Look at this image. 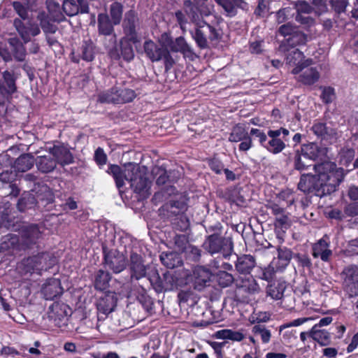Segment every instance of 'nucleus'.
Wrapping results in <instances>:
<instances>
[{"label": "nucleus", "instance_id": "1", "mask_svg": "<svg viewBox=\"0 0 358 358\" xmlns=\"http://www.w3.org/2000/svg\"><path fill=\"white\" fill-rule=\"evenodd\" d=\"M313 169L315 173L320 174V180L324 185L326 195L334 192L345 176V170L343 168L337 167L336 163L330 161H324L315 164Z\"/></svg>", "mask_w": 358, "mask_h": 358}, {"label": "nucleus", "instance_id": "2", "mask_svg": "<svg viewBox=\"0 0 358 358\" xmlns=\"http://www.w3.org/2000/svg\"><path fill=\"white\" fill-rule=\"evenodd\" d=\"M202 246L210 255L220 253L224 259L229 257L234 251L232 238L217 234L207 236Z\"/></svg>", "mask_w": 358, "mask_h": 358}, {"label": "nucleus", "instance_id": "3", "mask_svg": "<svg viewBox=\"0 0 358 358\" xmlns=\"http://www.w3.org/2000/svg\"><path fill=\"white\" fill-rule=\"evenodd\" d=\"M190 34L200 49L208 47V39L210 41H217L222 38L221 30L205 21L196 22L194 30L190 31Z\"/></svg>", "mask_w": 358, "mask_h": 358}, {"label": "nucleus", "instance_id": "4", "mask_svg": "<svg viewBox=\"0 0 358 358\" xmlns=\"http://www.w3.org/2000/svg\"><path fill=\"white\" fill-rule=\"evenodd\" d=\"M55 262V258L50 252L43 251L24 258L22 264L27 273L41 274L43 271L52 268Z\"/></svg>", "mask_w": 358, "mask_h": 358}, {"label": "nucleus", "instance_id": "5", "mask_svg": "<svg viewBox=\"0 0 358 358\" xmlns=\"http://www.w3.org/2000/svg\"><path fill=\"white\" fill-rule=\"evenodd\" d=\"M20 246L23 251L34 248L39 250L41 240L43 238V230L37 224H29L21 227L19 231Z\"/></svg>", "mask_w": 358, "mask_h": 358}, {"label": "nucleus", "instance_id": "6", "mask_svg": "<svg viewBox=\"0 0 358 358\" xmlns=\"http://www.w3.org/2000/svg\"><path fill=\"white\" fill-rule=\"evenodd\" d=\"M143 49L145 55L152 62L163 60L166 71L173 68L175 61L167 48L159 46L152 40H148L144 42Z\"/></svg>", "mask_w": 358, "mask_h": 358}, {"label": "nucleus", "instance_id": "7", "mask_svg": "<svg viewBox=\"0 0 358 358\" xmlns=\"http://www.w3.org/2000/svg\"><path fill=\"white\" fill-rule=\"evenodd\" d=\"M320 179V173H303L300 176L297 188L306 194H312L322 198L326 196V192Z\"/></svg>", "mask_w": 358, "mask_h": 358}, {"label": "nucleus", "instance_id": "8", "mask_svg": "<svg viewBox=\"0 0 358 358\" xmlns=\"http://www.w3.org/2000/svg\"><path fill=\"white\" fill-rule=\"evenodd\" d=\"M49 320L55 327L62 328L67 326L69 317L72 314L70 306L63 302L55 301L49 308L48 313Z\"/></svg>", "mask_w": 358, "mask_h": 358}, {"label": "nucleus", "instance_id": "9", "mask_svg": "<svg viewBox=\"0 0 358 358\" xmlns=\"http://www.w3.org/2000/svg\"><path fill=\"white\" fill-rule=\"evenodd\" d=\"M229 141L232 143L241 142L238 145L240 152H247L253 147L252 139L249 132L241 124H236L231 129Z\"/></svg>", "mask_w": 358, "mask_h": 358}, {"label": "nucleus", "instance_id": "10", "mask_svg": "<svg viewBox=\"0 0 358 358\" xmlns=\"http://www.w3.org/2000/svg\"><path fill=\"white\" fill-rule=\"evenodd\" d=\"M312 256L315 259H320L322 262L330 263L333 257V251L331 249L330 238L324 234L320 239L312 245Z\"/></svg>", "mask_w": 358, "mask_h": 358}, {"label": "nucleus", "instance_id": "11", "mask_svg": "<svg viewBox=\"0 0 358 358\" xmlns=\"http://www.w3.org/2000/svg\"><path fill=\"white\" fill-rule=\"evenodd\" d=\"M117 299L115 292H106L100 297L96 303L97 319L99 321L105 320L107 316L114 310L117 306Z\"/></svg>", "mask_w": 358, "mask_h": 358}, {"label": "nucleus", "instance_id": "12", "mask_svg": "<svg viewBox=\"0 0 358 358\" xmlns=\"http://www.w3.org/2000/svg\"><path fill=\"white\" fill-rule=\"evenodd\" d=\"M344 289L349 296H358V266L349 265L344 268L342 272Z\"/></svg>", "mask_w": 358, "mask_h": 358}, {"label": "nucleus", "instance_id": "13", "mask_svg": "<svg viewBox=\"0 0 358 358\" xmlns=\"http://www.w3.org/2000/svg\"><path fill=\"white\" fill-rule=\"evenodd\" d=\"M127 181L136 193L143 192L148 186V179L138 166L132 165L127 169Z\"/></svg>", "mask_w": 358, "mask_h": 358}, {"label": "nucleus", "instance_id": "14", "mask_svg": "<svg viewBox=\"0 0 358 358\" xmlns=\"http://www.w3.org/2000/svg\"><path fill=\"white\" fill-rule=\"evenodd\" d=\"M285 54L286 64L294 66L292 70V74H299L303 70V67L309 66L313 62L311 59H305L303 52L297 48H290V50Z\"/></svg>", "mask_w": 358, "mask_h": 358}, {"label": "nucleus", "instance_id": "15", "mask_svg": "<svg viewBox=\"0 0 358 358\" xmlns=\"http://www.w3.org/2000/svg\"><path fill=\"white\" fill-rule=\"evenodd\" d=\"M258 289L259 285L252 277L247 279H242L241 282L237 284V287L235 291V299L236 301L241 302L248 301L249 296L257 292Z\"/></svg>", "mask_w": 358, "mask_h": 358}, {"label": "nucleus", "instance_id": "16", "mask_svg": "<svg viewBox=\"0 0 358 358\" xmlns=\"http://www.w3.org/2000/svg\"><path fill=\"white\" fill-rule=\"evenodd\" d=\"M3 81L0 80V95L3 97L11 96L17 91L16 84L18 76L13 71L6 70L1 73Z\"/></svg>", "mask_w": 358, "mask_h": 358}, {"label": "nucleus", "instance_id": "17", "mask_svg": "<svg viewBox=\"0 0 358 358\" xmlns=\"http://www.w3.org/2000/svg\"><path fill=\"white\" fill-rule=\"evenodd\" d=\"M138 22V15L134 10L131 9L125 13L122 23L123 31L125 36L130 37L134 44L139 41L136 31Z\"/></svg>", "mask_w": 358, "mask_h": 358}, {"label": "nucleus", "instance_id": "18", "mask_svg": "<svg viewBox=\"0 0 358 358\" xmlns=\"http://www.w3.org/2000/svg\"><path fill=\"white\" fill-rule=\"evenodd\" d=\"M290 213L287 211L275 217L273 226L274 232L279 244L285 241V236L287 230L292 225V220L289 217Z\"/></svg>", "mask_w": 358, "mask_h": 358}, {"label": "nucleus", "instance_id": "19", "mask_svg": "<svg viewBox=\"0 0 358 358\" xmlns=\"http://www.w3.org/2000/svg\"><path fill=\"white\" fill-rule=\"evenodd\" d=\"M13 25L24 43L31 41V36H38L41 33L39 26L37 24L29 23V26H26L19 18L14 20Z\"/></svg>", "mask_w": 358, "mask_h": 358}, {"label": "nucleus", "instance_id": "20", "mask_svg": "<svg viewBox=\"0 0 358 358\" xmlns=\"http://www.w3.org/2000/svg\"><path fill=\"white\" fill-rule=\"evenodd\" d=\"M50 153L53 156L57 164L62 167L74 162L73 154L63 144L54 145L50 148Z\"/></svg>", "mask_w": 358, "mask_h": 358}, {"label": "nucleus", "instance_id": "21", "mask_svg": "<svg viewBox=\"0 0 358 358\" xmlns=\"http://www.w3.org/2000/svg\"><path fill=\"white\" fill-rule=\"evenodd\" d=\"M131 280H140L146 276V266L143 264V259L141 255L131 252L129 265Z\"/></svg>", "mask_w": 358, "mask_h": 358}, {"label": "nucleus", "instance_id": "22", "mask_svg": "<svg viewBox=\"0 0 358 358\" xmlns=\"http://www.w3.org/2000/svg\"><path fill=\"white\" fill-rule=\"evenodd\" d=\"M113 22L106 13H99L97 17V27L99 35L111 36L110 41L113 44L116 43V34L114 31Z\"/></svg>", "mask_w": 358, "mask_h": 358}, {"label": "nucleus", "instance_id": "23", "mask_svg": "<svg viewBox=\"0 0 358 358\" xmlns=\"http://www.w3.org/2000/svg\"><path fill=\"white\" fill-rule=\"evenodd\" d=\"M295 75L297 83L306 87L314 85L320 78V73L316 67H303V70Z\"/></svg>", "mask_w": 358, "mask_h": 358}, {"label": "nucleus", "instance_id": "24", "mask_svg": "<svg viewBox=\"0 0 358 358\" xmlns=\"http://www.w3.org/2000/svg\"><path fill=\"white\" fill-rule=\"evenodd\" d=\"M307 35L298 29L289 37L281 41L279 45V50L285 53L289 51L290 48H294L297 45H305L307 42Z\"/></svg>", "mask_w": 358, "mask_h": 358}, {"label": "nucleus", "instance_id": "25", "mask_svg": "<svg viewBox=\"0 0 358 358\" xmlns=\"http://www.w3.org/2000/svg\"><path fill=\"white\" fill-rule=\"evenodd\" d=\"M268 137L264 148L269 152L276 155L281 152L286 147L284 141L279 137V132L269 129L267 131Z\"/></svg>", "mask_w": 358, "mask_h": 358}, {"label": "nucleus", "instance_id": "26", "mask_svg": "<svg viewBox=\"0 0 358 358\" xmlns=\"http://www.w3.org/2000/svg\"><path fill=\"white\" fill-rule=\"evenodd\" d=\"M213 273L209 268L197 266L193 270V279L195 289L201 290L209 285Z\"/></svg>", "mask_w": 358, "mask_h": 358}, {"label": "nucleus", "instance_id": "27", "mask_svg": "<svg viewBox=\"0 0 358 358\" xmlns=\"http://www.w3.org/2000/svg\"><path fill=\"white\" fill-rule=\"evenodd\" d=\"M63 292L61 282L57 278H49L41 288V293L46 300H54Z\"/></svg>", "mask_w": 358, "mask_h": 358}, {"label": "nucleus", "instance_id": "28", "mask_svg": "<svg viewBox=\"0 0 358 358\" xmlns=\"http://www.w3.org/2000/svg\"><path fill=\"white\" fill-rule=\"evenodd\" d=\"M147 287L151 286L157 293L165 292L171 290V286L169 285V280H166L164 277L162 278L157 270L149 273L146 279Z\"/></svg>", "mask_w": 358, "mask_h": 358}, {"label": "nucleus", "instance_id": "29", "mask_svg": "<svg viewBox=\"0 0 358 358\" xmlns=\"http://www.w3.org/2000/svg\"><path fill=\"white\" fill-rule=\"evenodd\" d=\"M235 262V268L240 274L248 275L251 273L255 267L256 260L254 256L251 255H236Z\"/></svg>", "mask_w": 358, "mask_h": 358}, {"label": "nucleus", "instance_id": "30", "mask_svg": "<svg viewBox=\"0 0 358 358\" xmlns=\"http://www.w3.org/2000/svg\"><path fill=\"white\" fill-rule=\"evenodd\" d=\"M300 151L302 152L303 156L314 161L322 159L327 154L326 148L320 146L316 143L303 144L301 146Z\"/></svg>", "mask_w": 358, "mask_h": 358}, {"label": "nucleus", "instance_id": "31", "mask_svg": "<svg viewBox=\"0 0 358 358\" xmlns=\"http://www.w3.org/2000/svg\"><path fill=\"white\" fill-rule=\"evenodd\" d=\"M23 251L20 246V238L17 235L8 234L0 240V252Z\"/></svg>", "mask_w": 358, "mask_h": 358}, {"label": "nucleus", "instance_id": "32", "mask_svg": "<svg viewBox=\"0 0 358 358\" xmlns=\"http://www.w3.org/2000/svg\"><path fill=\"white\" fill-rule=\"evenodd\" d=\"M112 279L110 273L103 269H99L94 276L93 284L94 289L100 292H108L110 281Z\"/></svg>", "mask_w": 358, "mask_h": 358}, {"label": "nucleus", "instance_id": "33", "mask_svg": "<svg viewBox=\"0 0 358 358\" xmlns=\"http://www.w3.org/2000/svg\"><path fill=\"white\" fill-rule=\"evenodd\" d=\"M106 173L113 177L118 189L124 187V181L127 180L128 178L127 169L124 170L119 165L110 164Z\"/></svg>", "mask_w": 358, "mask_h": 358}, {"label": "nucleus", "instance_id": "34", "mask_svg": "<svg viewBox=\"0 0 358 358\" xmlns=\"http://www.w3.org/2000/svg\"><path fill=\"white\" fill-rule=\"evenodd\" d=\"M104 263L115 273H119L126 268L125 257L120 254L113 256L106 255Z\"/></svg>", "mask_w": 358, "mask_h": 358}, {"label": "nucleus", "instance_id": "35", "mask_svg": "<svg viewBox=\"0 0 358 358\" xmlns=\"http://www.w3.org/2000/svg\"><path fill=\"white\" fill-rule=\"evenodd\" d=\"M79 52L83 61L92 62L96 57V46L91 38L83 39Z\"/></svg>", "mask_w": 358, "mask_h": 358}, {"label": "nucleus", "instance_id": "36", "mask_svg": "<svg viewBox=\"0 0 358 358\" xmlns=\"http://www.w3.org/2000/svg\"><path fill=\"white\" fill-rule=\"evenodd\" d=\"M155 175L157 176L156 178V184L157 185H164L167 182H176L179 178V173L176 171H166L165 169L162 167L157 168L155 172Z\"/></svg>", "mask_w": 358, "mask_h": 358}, {"label": "nucleus", "instance_id": "37", "mask_svg": "<svg viewBox=\"0 0 358 358\" xmlns=\"http://www.w3.org/2000/svg\"><path fill=\"white\" fill-rule=\"evenodd\" d=\"M279 244L277 248L278 251V262L275 264L278 270H282L285 268L289 264L292 258H293L294 253L287 247L282 246Z\"/></svg>", "mask_w": 358, "mask_h": 358}, {"label": "nucleus", "instance_id": "38", "mask_svg": "<svg viewBox=\"0 0 358 358\" xmlns=\"http://www.w3.org/2000/svg\"><path fill=\"white\" fill-rule=\"evenodd\" d=\"M36 163V159L29 153L21 155L14 163L15 171L26 172L31 169Z\"/></svg>", "mask_w": 358, "mask_h": 358}, {"label": "nucleus", "instance_id": "39", "mask_svg": "<svg viewBox=\"0 0 358 358\" xmlns=\"http://www.w3.org/2000/svg\"><path fill=\"white\" fill-rule=\"evenodd\" d=\"M36 166L37 169L43 173L52 172L56 166L57 162L51 156L43 155L36 158Z\"/></svg>", "mask_w": 358, "mask_h": 358}, {"label": "nucleus", "instance_id": "40", "mask_svg": "<svg viewBox=\"0 0 358 358\" xmlns=\"http://www.w3.org/2000/svg\"><path fill=\"white\" fill-rule=\"evenodd\" d=\"M309 337L313 338L321 346H327L331 343L330 333L325 329H317V326H313L309 331Z\"/></svg>", "mask_w": 358, "mask_h": 358}, {"label": "nucleus", "instance_id": "41", "mask_svg": "<svg viewBox=\"0 0 358 358\" xmlns=\"http://www.w3.org/2000/svg\"><path fill=\"white\" fill-rule=\"evenodd\" d=\"M311 131L322 140H327L336 134L335 129L328 127L325 122L317 121L313 123Z\"/></svg>", "mask_w": 358, "mask_h": 358}, {"label": "nucleus", "instance_id": "42", "mask_svg": "<svg viewBox=\"0 0 358 358\" xmlns=\"http://www.w3.org/2000/svg\"><path fill=\"white\" fill-rule=\"evenodd\" d=\"M46 5L48 11V14L47 15L52 22L59 23L66 20V17L62 10V8H61L60 5L58 3L52 0H47Z\"/></svg>", "mask_w": 358, "mask_h": 358}, {"label": "nucleus", "instance_id": "43", "mask_svg": "<svg viewBox=\"0 0 358 358\" xmlns=\"http://www.w3.org/2000/svg\"><path fill=\"white\" fill-rule=\"evenodd\" d=\"M199 299L197 294L191 289L180 290L178 294L180 305L186 304L189 307H192L198 303Z\"/></svg>", "mask_w": 358, "mask_h": 358}, {"label": "nucleus", "instance_id": "44", "mask_svg": "<svg viewBox=\"0 0 358 358\" xmlns=\"http://www.w3.org/2000/svg\"><path fill=\"white\" fill-rule=\"evenodd\" d=\"M160 260L162 264L168 268H174L182 264L180 255L175 252H162Z\"/></svg>", "mask_w": 358, "mask_h": 358}, {"label": "nucleus", "instance_id": "45", "mask_svg": "<svg viewBox=\"0 0 358 358\" xmlns=\"http://www.w3.org/2000/svg\"><path fill=\"white\" fill-rule=\"evenodd\" d=\"M9 45L12 47V52L14 59L17 62L25 60L27 51L23 43L17 38H11L8 40Z\"/></svg>", "mask_w": 358, "mask_h": 358}, {"label": "nucleus", "instance_id": "46", "mask_svg": "<svg viewBox=\"0 0 358 358\" xmlns=\"http://www.w3.org/2000/svg\"><path fill=\"white\" fill-rule=\"evenodd\" d=\"M286 287L285 282L274 281L268 285L266 294L274 300L281 299L284 296Z\"/></svg>", "mask_w": 358, "mask_h": 358}, {"label": "nucleus", "instance_id": "47", "mask_svg": "<svg viewBox=\"0 0 358 358\" xmlns=\"http://www.w3.org/2000/svg\"><path fill=\"white\" fill-rule=\"evenodd\" d=\"M133 41L130 37L124 36L120 41L121 55L126 62H131L134 58V52L132 46Z\"/></svg>", "mask_w": 358, "mask_h": 358}, {"label": "nucleus", "instance_id": "48", "mask_svg": "<svg viewBox=\"0 0 358 358\" xmlns=\"http://www.w3.org/2000/svg\"><path fill=\"white\" fill-rule=\"evenodd\" d=\"M226 12L227 17H234L237 14L236 7H241L243 0H215Z\"/></svg>", "mask_w": 358, "mask_h": 358}, {"label": "nucleus", "instance_id": "49", "mask_svg": "<svg viewBox=\"0 0 358 358\" xmlns=\"http://www.w3.org/2000/svg\"><path fill=\"white\" fill-rule=\"evenodd\" d=\"M164 277L166 280H169V286H171V290L182 287L187 284V278L183 276L182 273L178 272H174L173 273L166 272L164 273Z\"/></svg>", "mask_w": 358, "mask_h": 358}, {"label": "nucleus", "instance_id": "50", "mask_svg": "<svg viewBox=\"0 0 358 358\" xmlns=\"http://www.w3.org/2000/svg\"><path fill=\"white\" fill-rule=\"evenodd\" d=\"M170 50L173 52H180L185 57H189V54H192L193 52L189 45L186 42L185 39L182 36H179L175 39L173 42Z\"/></svg>", "mask_w": 358, "mask_h": 358}, {"label": "nucleus", "instance_id": "51", "mask_svg": "<svg viewBox=\"0 0 358 358\" xmlns=\"http://www.w3.org/2000/svg\"><path fill=\"white\" fill-rule=\"evenodd\" d=\"M139 287L141 291L139 292L137 296L138 301L148 313L152 314L154 311V301L148 295L147 287H144L143 285H140Z\"/></svg>", "mask_w": 358, "mask_h": 358}, {"label": "nucleus", "instance_id": "52", "mask_svg": "<svg viewBox=\"0 0 358 358\" xmlns=\"http://www.w3.org/2000/svg\"><path fill=\"white\" fill-rule=\"evenodd\" d=\"M331 10L334 13V20L338 22L343 14H345L346 8L349 5L348 0H329Z\"/></svg>", "mask_w": 358, "mask_h": 358}, {"label": "nucleus", "instance_id": "53", "mask_svg": "<svg viewBox=\"0 0 358 358\" xmlns=\"http://www.w3.org/2000/svg\"><path fill=\"white\" fill-rule=\"evenodd\" d=\"M251 331L255 336H259L263 344L268 343L271 338V333L266 326L263 324H256L252 329Z\"/></svg>", "mask_w": 358, "mask_h": 358}, {"label": "nucleus", "instance_id": "54", "mask_svg": "<svg viewBox=\"0 0 358 358\" xmlns=\"http://www.w3.org/2000/svg\"><path fill=\"white\" fill-rule=\"evenodd\" d=\"M35 204V197L31 194L24 192L18 199L17 208L20 212H24L27 209L34 208Z\"/></svg>", "mask_w": 358, "mask_h": 358}, {"label": "nucleus", "instance_id": "55", "mask_svg": "<svg viewBox=\"0 0 358 358\" xmlns=\"http://www.w3.org/2000/svg\"><path fill=\"white\" fill-rule=\"evenodd\" d=\"M37 20L39 21L40 26L44 33L54 34L56 32L57 29V27L50 22L52 20L45 11L38 13Z\"/></svg>", "mask_w": 358, "mask_h": 358}, {"label": "nucleus", "instance_id": "56", "mask_svg": "<svg viewBox=\"0 0 358 358\" xmlns=\"http://www.w3.org/2000/svg\"><path fill=\"white\" fill-rule=\"evenodd\" d=\"M224 197L230 202L240 205L244 203V198L241 195L240 189L237 187H229L225 189Z\"/></svg>", "mask_w": 358, "mask_h": 358}, {"label": "nucleus", "instance_id": "57", "mask_svg": "<svg viewBox=\"0 0 358 358\" xmlns=\"http://www.w3.org/2000/svg\"><path fill=\"white\" fill-rule=\"evenodd\" d=\"M123 6L121 3L115 1L110 4V15L113 24H119L122 18Z\"/></svg>", "mask_w": 358, "mask_h": 358}, {"label": "nucleus", "instance_id": "58", "mask_svg": "<svg viewBox=\"0 0 358 358\" xmlns=\"http://www.w3.org/2000/svg\"><path fill=\"white\" fill-rule=\"evenodd\" d=\"M271 0H257V6L254 10L256 17L263 18L268 15Z\"/></svg>", "mask_w": 358, "mask_h": 358}, {"label": "nucleus", "instance_id": "59", "mask_svg": "<svg viewBox=\"0 0 358 358\" xmlns=\"http://www.w3.org/2000/svg\"><path fill=\"white\" fill-rule=\"evenodd\" d=\"M320 88L322 90L320 95L322 101L326 105L331 103L336 97L334 88L331 86H321Z\"/></svg>", "mask_w": 358, "mask_h": 358}, {"label": "nucleus", "instance_id": "60", "mask_svg": "<svg viewBox=\"0 0 358 358\" xmlns=\"http://www.w3.org/2000/svg\"><path fill=\"white\" fill-rule=\"evenodd\" d=\"M173 229L179 231H186L189 227V221L186 215L181 214L172 222Z\"/></svg>", "mask_w": 358, "mask_h": 358}, {"label": "nucleus", "instance_id": "61", "mask_svg": "<svg viewBox=\"0 0 358 358\" xmlns=\"http://www.w3.org/2000/svg\"><path fill=\"white\" fill-rule=\"evenodd\" d=\"M118 94L121 104L131 102L136 96L134 90L129 88L118 87Z\"/></svg>", "mask_w": 358, "mask_h": 358}, {"label": "nucleus", "instance_id": "62", "mask_svg": "<svg viewBox=\"0 0 358 358\" xmlns=\"http://www.w3.org/2000/svg\"><path fill=\"white\" fill-rule=\"evenodd\" d=\"M234 280V276L226 271H220L217 273V281L222 287L230 286Z\"/></svg>", "mask_w": 358, "mask_h": 358}, {"label": "nucleus", "instance_id": "63", "mask_svg": "<svg viewBox=\"0 0 358 358\" xmlns=\"http://www.w3.org/2000/svg\"><path fill=\"white\" fill-rule=\"evenodd\" d=\"M277 197L286 202L287 207L292 206L295 203L294 192L289 188L282 189L277 195Z\"/></svg>", "mask_w": 358, "mask_h": 358}, {"label": "nucleus", "instance_id": "64", "mask_svg": "<svg viewBox=\"0 0 358 358\" xmlns=\"http://www.w3.org/2000/svg\"><path fill=\"white\" fill-rule=\"evenodd\" d=\"M183 5L186 14L191 18L192 22H196L199 20L198 8L190 0H185Z\"/></svg>", "mask_w": 358, "mask_h": 358}]
</instances>
